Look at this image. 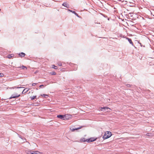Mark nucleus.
I'll return each instance as SVG.
<instances>
[{
    "mask_svg": "<svg viewBox=\"0 0 154 154\" xmlns=\"http://www.w3.org/2000/svg\"><path fill=\"white\" fill-rule=\"evenodd\" d=\"M41 96H42L43 97H46V96H47V97L48 96V95L46 94H41Z\"/></svg>",
    "mask_w": 154,
    "mask_h": 154,
    "instance_id": "nucleus-20",
    "label": "nucleus"
},
{
    "mask_svg": "<svg viewBox=\"0 0 154 154\" xmlns=\"http://www.w3.org/2000/svg\"><path fill=\"white\" fill-rule=\"evenodd\" d=\"M29 89H28L27 88H26L25 89H24L23 91H22V94H25L29 90Z\"/></svg>",
    "mask_w": 154,
    "mask_h": 154,
    "instance_id": "nucleus-12",
    "label": "nucleus"
},
{
    "mask_svg": "<svg viewBox=\"0 0 154 154\" xmlns=\"http://www.w3.org/2000/svg\"><path fill=\"white\" fill-rule=\"evenodd\" d=\"M4 74L2 73H0V77H3L4 76Z\"/></svg>",
    "mask_w": 154,
    "mask_h": 154,
    "instance_id": "nucleus-23",
    "label": "nucleus"
},
{
    "mask_svg": "<svg viewBox=\"0 0 154 154\" xmlns=\"http://www.w3.org/2000/svg\"><path fill=\"white\" fill-rule=\"evenodd\" d=\"M18 68H22V69H23L24 68H25L26 69H27V68L26 67V66H23V65L22 66H21V67H18Z\"/></svg>",
    "mask_w": 154,
    "mask_h": 154,
    "instance_id": "nucleus-21",
    "label": "nucleus"
},
{
    "mask_svg": "<svg viewBox=\"0 0 154 154\" xmlns=\"http://www.w3.org/2000/svg\"><path fill=\"white\" fill-rule=\"evenodd\" d=\"M36 84L35 83H32V86H35L36 85Z\"/></svg>",
    "mask_w": 154,
    "mask_h": 154,
    "instance_id": "nucleus-26",
    "label": "nucleus"
},
{
    "mask_svg": "<svg viewBox=\"0 0 154 154\" xmlns=\"http://www.w3.org/2000/svg\"><path fill=\"white\" fill-rule=\"evenodd\" d=\"M108 109H110L108 107H103L101 108L100 110L101 111L104 112V111H105L106 110H108Z\"/></svg>",
    "mask_w": 154,
    "mask_h": 154,
    "instance_id": "nucleus-9",
    "label": "nucleus"
},
{
    "mask_svg": "<svg viewBox=\"0 0 154 154\" xmlns=\"http://www.w3.org/2000/svg\"><path fill=\"white\" fill-rule=\"evenodd\" d=\"M12 57V54H8V58H11Z\"/></svg>",
    "mask_w": 154,
    "mask_h": 154,
    "instance_id": "nucleus-22",
    "label": "nucleus"
},
{
    "mask_svg": "<svg viewBox=\"0 0 154 154\" xmlns=\"http://www.w3.org/2000/svg\"><path fill=\"white\" fill-rule=\"evenodd\" d=\"M23 88V87H12V88H13V89H14V88Z\"/></svg>",
    "mask_w": 154,
    "mask_h": 154,
    "instance_id": "nucleus-19",
    "label": "nucleus"
},
{
    "mask_svg": "<svg viewBox=\"0 0 154 154\" xmlns=\"http://www.w3.org/2000/svg\"><path fill=\"white\" fill-rule=\"evenodd\" d=\"M126 39H127L129 43L131 44L132 46H134L133 43L131 39L127 37H126Z\"/></svg>",
    "mask_w": 154,
    "mask_h": 154,
    "instance_id": "nucleus-8",
    "label": "nucleus"
},
{
    "mask_svg": "<svg viewBox=\"0 0 154 154\" xmlns=\"http://www.w3.org/2000/svg\"><path fill=\"white\" fill-rule=\"evenodd\" d=\"M62 5L63 6H64L67 8H69V4H68L66 2H64L62 4Z\"/></svg>",
    "mask_w": 154,
    "mask_h": 154,
    "instance_id": "nucleus-7",
    "label": "nucleus"
},
{
    "mask_svg": "<svg viewBox=\"0 0 154 154\" xmlns=\"http://www.w3.org/2000/svg\"><path fill=\"white\" fill-rule=\"evenodd\" d=\"M95 23H97V22H96V21H95ZM98 24H99L100 25V23H98Z\"/></svg>",
    "mask_w": 154,
    "mask_h": 154,
    "instance_id": "nucleus-30",
    "label": "nucleus"
},
{
    "mask_svg": "<svg viewBox=\"0 0 154 154\" xmlns=\"http://www.w3.org/2000/svg\"><path fill=\"white\" fill-rule=\"evenodd\" d=\"M57 117L61 119L65 120H66L67 119L66 118V116L64 115H57Z\"/></svg>",
    "mask_w": 154,
    "mask_h": 154,
    "instance_id": "nucleus-2",
    "label": "nucleus"
},
{
    "mask_svg": "<svg viewBox=\"0 0 154 154\" xmlns=\"http://www.w3.org/2000/svg\"><path fill=\"white\" fill-rule=\"evenodd\" d=\"M20 96V94H17L16 93L15 94L12 95L9 98V99H11L12 98H15L17 97H19Z\"/></svg>",
    "mask_w": 154,
    "mask_h": 154,
    "instance_id": "nucleus-3",
    "label": "nucleus"
},
{
    "mask_svg": "<svg viewBox=\"0 0 154 154\" xmlns=\"http://www.w3.org/2000/svg\"><path fill=\"white\" fill-rule=\"evenodd\" d=\"M67 10L68 11H69L71 12L73 14H74L75 15L78 17L79 18L80 17V16H79L78 15V14L76 13L75 11H73L72 10H71L70 9H67Z\"/></svg>",
    "mask_w": 154,
    "mask_h": 154,
    "instance_id": "nucleus-5",
    "label": "nucleus"
},
{
    "mask_svg": "<svg viewBox=\"0 0 154 154\" xmlns=\"http://www.w3.org/2000/svg\"><path fill=\"white\" fill-rule=\"evenodd\" d=\"M57 64L59 66H63V64H62V63H61L60 62H58Z\"/></svg>",
    "mask_w": 154,
    "mask_h": 154,
    "instance_id": "nucleus-16",
    "label": "nucleus"
},
{
    "mask_svg": "<svg viewBox=\"0 0 154 154\" xmlns=\"http://www.w3.org/2000/svg\"><path fill=\"white\" fill-rule=\"evenodd\" d=\"M69 65L71 66L72 67H73L74 69V70H76L77 69V66L76 65L74 64L73 63H69Z\"/></svg>",
    "mask_w": 154,
    "mask_h": 154,
    "instance_id": "nucleus-6",
    "label": "nucleus"
},
{
    "mask_svg": "<svg viewBox=\"0 0 154 154\" xmlns=\"http://www.w3.org/2000/svg\"><path fill=\"white\" fill-rule=\"evenodd\" d=\"M130 7H133V6L132 5H131L130 6Z\"/></svg>",
    "mask_w": 154,
    "mask_h": 154,
    "instance_id": "nucleus-31",
    "label": "nucleus"
},
{
    "mask_svg": "<svg viewBox=\"0 0 154 154\" xmlns=\"http://www.w3.org/2000/svg\"><path fill=\"white\" fill-rule=\"evenodd\" d=\"M130 7H133V6L132 5H131L130 6Z\"/></svg>",
    "mask_w": 154,
    "mask_h": 154,
    "instance_id": "nucleus-32",
    "label": "nucleus"
},
{
    "mask_svg": "<svg viewBox=\"0 0 154 154\" xmlns=\"http://www.w3.org/2000/svg\"><path fill=\"white\" fill-rule=\"evenodd\" d=\"M81 140L82 142H87V139L86 140L85 139V138H83L81 139Z\"/></svg>",
    "mask_w": 154,
    "mask_h": 154,
    "instance_id": "nucleus-15",
    "label": "nucleus"
},
{
    "mask_svg": "<svg viewBox=\"0 0 154 154\" xmlns=\"http://www.w3.org/2000/svg\"><path fill=\"white\" fill-rule=\"evenodd\" d=\"M62 64H63V66H64L66 65L65 63H64V62H62Z\"/></svg>",
    "mask_w": 154,
    "mask_h": 154,
    "instance_id": "nucleus-25",
    "label": "nucleus"
},
{
    "mask_svg": "<svg viewBox=\"0 0 154 154\" xmlns=\"http://www.w3.org/2000/svg\"><path fill=\"white\" fill-rule=\"evenodd\" d=\"M96 138H94V137H91L89 139H87V142L88 143H90L92 142H93L96 140Z\"/></svg>",
    "mask_w": 154,
    "mask_h": 154,
    "instance_id": "nucleus-4",
    "label": "nucleus"
},
{
    "mask_svg": "<svg viewBox=\"0 0 154 154\" xmlns=\"http://www.w3.org/2000/svg\"><path fill=\"white\" fill-rule=\"evenodd\" d=\"M36 96H31L30 97L31 99V100H33L34 99H36Z\"/></svg>",
    "mask_w": 154,
    "mask_h": 154,
    "instance_id": "nucleus-14",
    "label": "nucleus"
},
{
    "mask_svg": "<svg viewBox=\"0 0 154 154\" xmlns=\"http://www.w3.org/2000/svg\"><path fill=\"white\" fill-rule=\"evenodd\" d=\"M44 86V85H41L39 86V87L40 88H42V87H43Z\"/></svg>",
    "mask_w": 154,
    "mask_h": 154,
    "instance_id": "nucleus-27",
    "label": "nucleus"
},
{
    "mask_svg": "<svg viewBox=\"0 0 154 154\" xmlns=\"http://www.w3.org/2000/svg\"><path fill=\"white\" fill-rule=\"evenodd\" d=\"M19 55L20 57H23L25 56V54L23 52H21L19 54Z\"/></svg>",
    "mask_w": 154,
    "mask_h": 154,
    "instance_id": "nucleus-13",
    "label": "nucleus"
},
{
    "mask_svg": "<svg viewBox=\"0 0 154 154\" xmlns=\"http://www.w3.org/2000/svg\"><path fill=\"white\" fill-rule=\"evenodd\" d=\"M82 127V126H80V127H78L77 128H73V129H71V130L72 131H74L76 130H77L79 129H81Z\"/></svg>",
    "mask_w": 154,
    "mask_h": 154,
    "instance_id": "nucleus-10",
    "label": "nucleus"
},
{
    "mask_svg": "<svg viewBox=\"0 0 154 154\" xmlns=\"http://www.w3.org/2000/svg\"><path fill=\"white\" fill-rule=\"evenodd\" d=\"M140 45L141 47H142V45H141V43H140Z\"/></svg>",
    "mask_w": 154,
    "mask_h": 154,
    "instance_id": "nucleus-33",
    "label": "nucleus"
},
{
    "mask_svg": "<svg viewBox=\"0 0 154 154\" xmlns=\"http://www.w3.org/2000/svg\"><path fill=\"white\" fill-rule=\"evenodd\" d=\"M50 73L52 75H56V72H51Z\"/></svg>",
    "mask_w": 154,
    "mask_h": 154,
    "instance_id": "nucleus-18",
    "label": "nucleus"
},
{
    "mask_svg": "<svg viewBox=\"0 0 154 154\" xmlns=\"http://www.w3.org/2000/svg\"><path fill=\"white\" fill-rule=\"evenodd\" d=\"M52 68L54 69H57V66H55L54 65H52Z\"/></svg>",
    "mask_w": 154,
    "mask_h": 154,
    "instance_id": "nucleus-17",
    "label": "nucleus"
},
{
    "mask_svg": "<svg viewBox=\"0 0 154 154\" xmlns=\"http://www.w3.org/2000/svg\"><path fill=\"white\" fill-rule=\"evenodd\" d=\"M149 134H150V133H147L146 134V135L147 136H150V135H149Z\"/></svg>",
    "mask_w": 154,
    "mask_h": 154,
    "instance_id": "nucleus-29",
    "label": "nucleus"
},
{
    "mask_svg": "<svg viewBox=\"0 0 154 154\" xmlns=\"http://www.w3.org/2000/svg\"><path fill=\"white\" fill-rule=\"evenodd\" d=\"M111 132L109 131H106L105 132L103 138L104 139H106L109 138L112 136Z\"/></svg>",
    "mask_w": 154,
    "mask_h": 154,
    "instance_id": "nucleus-1",
    "label": "nucleus"
},
{
    "mask_svg": "<svg viewBox=\"0 0 154 154\" xmlns=\"http://www.w3.org/2000/svg\"><path fill=\"white\" fill-rule=\"evenodd\" d=\"M18 135L19 137L20 138H21V139H23V138H22V136H20V135H19V134H18Z\"/></svg>",
    "mask_w": 154,
    "mask_h": 154,
    "instance_id": "nucleus-28",
    "label": "nucleus"
},
{
    "mask_svg": "<svg viewBox=\"0 0 154 154\" xmlns=\"http://www.w3.org/2000/svg\"><path fill=\"white\" fill-rule=\"evenodd\" d=\"M126 85L127 87H131V85L130 84H127Z\"/></svg>",
    "mask_w": 154,
    "mask_h": 154,
    "instance_id": "nucleus-24",
    "label": "nucleus"
},
{
    "mask_svg": "<svg viewBox=\"0 0 154 154\" xmlns=\"http://www.w3.org/2000/svg\"><path fill=\"white\" fill-rule=\"evenodd\" d=\"M82 127V126H80V127H78L77 128H73V129H71V130L72 131H74L76 130H77L79 129H81Z\"/></svg>",
    "mask_w": 154,
    "mask_h": 154,
    "instance_id": "nucleus-11",
    "label": "nucleus"
}]
</instances>
